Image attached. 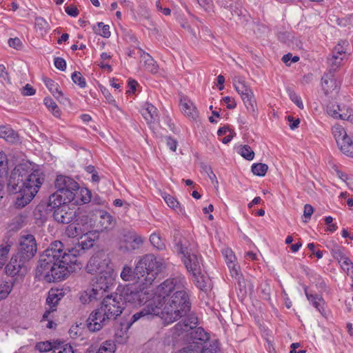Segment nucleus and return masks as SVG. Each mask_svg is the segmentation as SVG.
<instances>
[{
	"instance_id": "1",
	"label": "nucleus",
	"mask_w": 353,
	"mask_h": 353,
	"mask_svg": "<svg viewBox=\"0 0 353 353\" xmlns=\"http://www.w3.org/2000/svg\"><path fill=\"white\" fill-rule=\"evenodd\" d=\"M185 285V278L181 274L165 280L157 287L158 294L131 316L127 329L141 319L148 320L163 314L166 321L173 323L187 315L190 310L191 303Z\"/></svg>"
},
{
	"instance_id": "2",
	"label": "nucleus",
	"mask_w": 353,
	"mask_h": 353,
	"mask_svg": "<svg viewBox=\"0 0 353 353\" xmlns=\"http://www.w3.org/2000/svg\"><path fill=\"white\" fill-rule=\"evenodd\" d=\"M79 250L77 248L64 249L59 241L52 242L40 256L36 270V276L48 283L65 279L75 270Z\"/></svg>"
},
{
	"instance_id": "3",
	"label": "nucleus",
	"mask_w": 353,
	"mask_h": 353,
	"mask_svg": "<svg viewBox=\"0 0 353 353\" xmlns=\"http://www.w3.org/2000/svg\"><path fill=\"white\" fill-rule=\"evenodd\" d=\"M43 181L44 178L39 171H32L19 165L12 171L7 188L10 194H20L16 199L15 205L23 208L32 200Z\"/></svg>"
},
{
	"instance_id": "4",
	"label": "nucleus",
	"mask_w": 353,
	"mask_h": 353,
	"mask_svg": "<svg viewBox=\"0 0 353 353\" xmlns=\"http://www.w3.org/2000/svg\"><path fill=\"white\" fill-rule=\"evenodd\" d=\"M124 308L123 301L118 294L114 296H106L101 306L90 314L87 320L88 329L93 332L100 330L110 321H114L120 316Z\"/></svg>"
},
{
	"instance_id": "5",
	"label": "nucleus",
	"mask_w": 353,
	"mask_h": 353,
	"mask_svg": "<svg viewBox=\"0 0 353 353\" xmlns=\"http://www.w3.org/2000/svg\"><path fill=\"white\" fill-rule=\"evenodd\" d=\"M56 192L52 194L49 198L51 204H63L62 202L71 203L74 201L75 195L79 190V183L72 177L59 174L54 181Z\"/></svg>"
},
{
	"instance_id": "6",
	"label": "nucleus",
	"mask_w": 353,
	"mask_h": 353,
	"mask_svg": "<svg viewBox=\"0 0 353 353\" xmlns=\"http://www.w3.org/2000/svg\"><path fill=\"white\" fill-rule=\"evenodd\" d=\"M164 268V263L158 260L153 254H146L137 263L135 273L137 282L142 285H151L157 275Z\"/></svg>"
},
{
	"instance_id": "7",
	"label": "nucleus",
	"mask_w": 353,
	"mask_h": 353,
	"mask_svg": "<svg viewBox=\"0 0 353 353\" xmlns=\"http://www.w3.org/2000/svg\"><path fill=\"white\" fill-rule=\"evenodd\" d=\"M119 296L121 298L124 304L125 303H129L134 306L141 305L143 303L148 304L152 300L148 299L150 294L144 285L142 288L134 285H126L121 291Z\"/></svg>"
},
{
	"instance_id": "8",
	"label": "nucleus",
	"mask_w": 353,
	"mask_h": 353,
	"mask_svg": "<svg viewBox=\"0 0 353 353\" xmlns=\"http://www.w3.org/2000/svg\"><path fill=\"white\" fill-rule=\"evenodd\" d=\"M110 260L105 252H98L95 253L88 261L86 265V271L90 274L103 273L112 270L109 266Z\"/></svg>"
},
{
	"instance_id": "9",
	"label": "nucleus",
	"mask_w": 353,
	"mask_h": 353,
	"mask_svg": "<svg viewBox=\"0 0 353 353\" xmlns=\"http://www.w3.org/2000/svg\"><path fill=\"white\" fill-rule=\"evenodd\" d=\"M234 85L236 92L241 95L247 110L255 118L257 115V106L253 92L244 81H239Z\"/></svg>"
},
{
	"instance_id": "10",
	"label": "nucleus",
	"mask_w": 353,
	"mask_h": 353,
	"mask_svg": "<svg viewBox=\"0 0 353 353\" xmlns=\"http://www.w3.org/2000/svg\"><path fill=\"white\" fill-rule=\"evenodd\" d=\"M37 251V244L34 236L32 234L21 236L19 240L17 254L28 262L32 259Z\"/></svg>"
},
{
	"instance_id": "11",
	"label": "nucleus",
	"mask_w": 353,
	"mask_h": 353,
	"mask_svg": "<svg viewBox=\"0 0 353 353\" xmlns=\"http://www.w3.org/2000/svg\"><path fill=\"white\" fill-rule=\"evenodd\" d=\"M62 203L63 204H57V206L48 201V205L54 209L53 217L57 222L62 224H69L76 217V210L74 208H71L70 207V203Z\"/></svg>"
},
{
	"instance_id": "12",
	"label": "nucleus",
	"mask_w": 353,
	"mask_h": 353,
	"mask_svg": "<svg viewBox=\"0 0 353 353\" xmlns=\"http://www.w3.org/2000/svg\"><path fill=\"white\" fill-rule=\"evenodd\" d=\"M332 132L341 151L347 156L353 157L352 141L347 135L344 128L340 125H335L332 127Z\"/></svg>"
},
{
	"instance_id": "13",
	"label": "nucleus",
	"mask_w": 353,
	"mask_h": 353,
	"mask_svg": "<svg viewBox=\"0 0 353 353\" xmlns=\"http://www.w3.org/2000/svg\"><path fill=\"white\" fill-rule=\"evenodd\" d=\"M223 254L232 277L238 283L240 290H242V288H245V281L240 271V266L235 263V255L233 252L229 249L225 250Z\"/></svg>"
},
{
	"instance_id": "14",
	"label": "nucleus",
	"mask_w": 353,
	"mask_h": 353,
	"mask_svg": "<svg viewBox=\"0 0 353 353\" xmlns=\"http://www.w3.org/2000/svg\"><path fill=\"white\" fill-rule=\"evenodd\" d=\"M179 247V251L184 255V264L188 271L192 274V275H198L201 271V259L194 253H188L187 248L183 247L181 241H179L177 243Z\"/></svg>"
},
{
	"instance_id": "15",
	"label": "nucleus",
	"mask_w": 353,
	"mask_h": 353,
	"mask_svg": "<svg viewBox=\"0 0 353 353\" xmlns=\"http://www.w3.org/2000/svg\"><path fill=\"white\" fill-rule=\"evenodd\" d=\"M28 261L25 259L19 257L17 253L11 258L10 262L6 267V274L10 276L15 275H23L27 272Z\"/></svg>"
},
{
	"instance_id": "16",
	"label": "nucleus",
	"mask_w": 353,
	"mask_h": 353,
	"mask_svg": "<svg viewBox=\"0 0 353 353\" xmlns=\"http://www.w3.org/2000/svg\"><path fill=\"white\" fill-rule=\"evenodd\" d=\"M112 270L100 273L97 277L96 281L92 285L95 291L101 292V297L103 298L105 293L108 292L114 283V279L112 273Z\"/></svg>"
},
{
	"instance_id": "17",
	"label": "nucleus",
	"mask_w": 353,
	"mask_h": 353,
	"mask_svg": "<svg viewBox=\"0 0 353 353\" xmlns=\"http://www.w3.org/2000/svg\"><path fill=\"white\" fill-rule=\"evenodd\" d=\"M333 71L330 69V71L321 78L322 89L326 95L333 91L338 92L341 83L334 78Z\"/></svg>"
},
{
	"instance_id": "18",
	"label": "nucleus",
	"mask_w": 353,
	"mask_h": 353,
	"mask_svg": "<svg viewBox=\"0 0 353 353\" xmlns=\"http://www.w3.org/2000/svg\"><path fill=\"white\" fill-rule=\"evenodd\" d=\"M190 336L192 341L190 345H201V347H203V350H205L206 345H204L203 344L208 341L209 336L202 327H194V329L190 332ZM203 353H205V351H203Z\"/></svg>"
},
{
	"instance_id": "19",
	"label": "nucleus",
	"mask_w": 353,
	"mask_h": 353,
	"mask_svg": "<svg viewBox=\"0 0 353 353\" xmlns=\"http://www.w3.org/2000/svg\"><path fill=\"white\" fill-rule=\"evenodd\" d=\"M347 44L346 41L339 42L334 48L333 55L331 59H329L328 63L331 67V70H336L339 67L343 58L340 56L345 53V49L344 45Z\"/></svg>"
},
{
	"instance_id": "20",
	"label": "nucleus",
	"mask_w": 353,
	"mask_h": 353,
	"mask_svg": "<svg viewBox=\"0 0 353 353\" xmlns=\"http://www.w3.org/2000/svg\"><path fill=\"white\" fill-rule=\"evenodd\" d=\"M180 107L182 112L192 119H196L198 112L193 103L186 97H183L180 100Z\"/></svg>"
},
{
	"instance_id": "21",
	"label": "nucleus",
	"mask_w": 353,
	"mask_h": 353,
	"mask_svg": "<svg viewBox=\"0 0 353 353\" xmlns=\"http://www.w3.org/2000/svg\"><path fill=\"white\" fill-rule=\"evenodd\" d=\"M184 317L181 321L176 324L175 328L177 331L189 332L197 326L198 319L195 315L191 314L188 316L185 315Z\"/></svg>"
},
{
	"instance_id": "22",
	"label": "nucleus",
	"mask_w": 353,
	"mask_h": 353,
	"mask_svg": "<svg viewBox=\"0 0 353 353\" xmlns=\"http://www.w3.org/2000/svg\"><path fill=\"white\" fill-rule=\"evenodd\" d=\"M141 114L148 123H154L158 119V110L156 107L145 103L141 109Z\"/></svg>"
},
{
	"instance_id": "23",
	"label": "nucleus",
	"mask_w": 353,
	"mask_h": 353,
	"mask_svg": "<svg viewBox=\"0 0 353 353\" xmlns=\"http://www.w3.org/2000/svg\"><path fill=\"white\" fill-rule=\"evenodd\" d=\"M100 293L101 292L95 291V289L92 285L80 293L79 300L83 304L90 303L92 301L101 299Z\"/></svg>"
},
{
	"instance_id": "24",
	"label": "nucleus",
	"mask_w": 353,
	"mask_h": 353,
	"mask_svg": "<svg viewBox=\"0 0 353 353\" xmlns=\"http://www.w3.org/2000/svg\"><path fill=\"white\" fill-rule=\"evenodd\" d=\"M115 221L113 217L105 211L99 212L98 227L101 230H109L114 227Z\"/></svg>"
},
{
	"instance_id": "25",
	"label": "nucleus",
	"mask_w": 353,
	"mask_h": 353,
	"mask_svg": "<svg viewBox=\"0 0 353 353\" xmlns=\"http://www.w3.org/2000/svg\"><path fill=\"white\" fill-rule=\"evenodd\" d=\"M161 196L170 208L173 209L178 214L185 215V210L181 206L175 197L166 192L161 193Z\"/></svg>"
},
{
	"instance_id": "26",
	"label": "nucleus",
	"mask_w": 353,
	"mask_h": 353,
	"mask_svg": "<svg viewBox=\"0 0 353 353\" xmlns=\"http://www.w3.org/2000/svg\"><path fill=\"white\" fill-rule=\"evenodd\" d=\"M327 112L329 115L332 116L335 119H340L342 120H351V112L352 110L345 108V106L343 105V110L341 112H337L336 109H335L334 106L327 105Z\"/></svg>"
},
{
	"instance_id": "27",
	"label": "nucleus",
	"mask_w": 353,
	"mask_h": 353,
	"mask_svg": "<svg viewBox=\"0 0 353 353\" xmlns=\"http://www.w3.org/2000/svg\"><path fill=\"white\" fill-rule=\"evenodd\" d=\"M91 201V192L87 188H80L78 193L75 195L74 201L71 203L73 205H78L81 204H85Z\"/></svg>"
},
{
	"instance_id": "28",
	"label": "nucleus",
	"mask_w": 353,
	"mask_h": 353,
	"mask_svg": "<svg viewBox=\"0 0 353 353\" xmlns=\"http://www.w3.org/2000/svg\"><path fill=\"white\" fill-rule=\"evenodd\" d=\"M0 138L10 143H14L18 140V134L10 127L1 125L0 126Z\"/></svg>"
},
{
	"instance_id": "29",
	"label": "nucleus",
	"mask_w": 353,
	"mask_h": 353,
	"mask_svg": "<svg viewBox=\"0 0 353 353\" xmlns=\"http://www.w3.org/2000/svg\"><path fill=\"white\" fill-rule=\"evenodd\" d=\"M63 294L61 290L51 289L48 292V296L46 299V303L50 306L52 311L55 310V307L59 301L63 297Z\"/></svg>"
},
{
	"instance_id": "30",
	"label": "nucleus",
	"mask_w": 353,
	"mask_h": 353,
	"mask_svg": "<svg viewBox=\"0 0 353 353\" xmlns=\"http://www.w3.org/2000/svg\"><path fill=\"white\" fill-rule=\"evenodd\" d=\"M305 295L307 298L308 301L311 302L312 305L316 308V310L322 314H325V310L323 308V305L325 304V301L321 296H319L318 294H309L305 290Z\"/></svg>"
},
{
	"instance_id": "31",
	"label": "nucleus",
	"mask_w": 353,
	"mask_h": 353,
	"mask_svg": "<svg viewBox=\"0 0 353 353\" xmlns=\"http://www.w3.org/2000/svg\"><path fill=\"white\" fill-rule=\"evenodd\" d=\"M14 279L9 281L0 279V301L8 297L14 287Z\"/></svg>"
},
{
	"instance_id": "32",
	"label": "nucleus",
	"mask_w": 353,
	"mask_h": 353,
	"mask_svg": "<svg viewBox=\"0 0 353 353\" xmlns=\"http://www.w3.org/2000/svg\"><path fill=\"white\" fill-rule=\"evenodd\" d=\"M43 81L49 91L57 99L63 96L62 92L59 90V85L51 79L45 77Z\"/></svg>"
},
{
	"instance_id": "33",
	"label": "nucleus",
	"mask_w": 353,
	"mask_h": 353,
	"mask_svg": "<svg viewBox=\"0 0 353 353\" xmlns=\"http://www.w3.org/2000/svg\"><path fill=\"white\" fill-rule=\"evenodd\" d=\"M85 232L79 223L70 224L65 230L66 235L70 238L81 237Z\"/></svg>"
},
{
	"instance_id": "34",
	"label": "nucleus",
	"mask_w": 353,
	"mask_h": 353,
	"mask_svg": "<svg viewBox=\"0 0 353 353\" xmlns=\"http://www.w3.org/2000/svg\"><path fill=\"white\" fill-rule=\"evenodd\" d=\"M8 161L6 154L0 151V181L4 183V178L8 175Z\"/></svg>"
},
{
	"instance_id": "35",
	"label": "nucleus",
	"mask_w": 353,
	"mask_h": 353,
	"mask_svg": "<svg viewBox=\"0 0 353 353\" xmlns=\"http://www.w3.org/2000/svg\"><path fill=\"white\" fill-rule=\"evenodd\" d=\"M192 281L199 289L202 291H207L208 279L201 274V271L198 275H192Z\"/></svg>"
},
{
	"instance_id": "36",
	"label": "nucleus",
	"mask_w": 353,
	"mask_h": 353,
	"mask_svg": "<svg viewBox=\"0 0 353 353\" xmlns=\"http://www.w3.org/2000/svg\"><path fill=\"white\" fill-rule=\"evenodd\" d=\"M94 245V240L88 232H84L79 240V248L85 250L92 248Z\"/></svg>"
},
{
	"instance_id": "37",
	"label": "nucleus",
	"mask_w": 353,
	"mask_h": 353,
	"mask_svg": "<svg viewBox=\"0 0 353 353\" xmlns=\"http://www.w3.org/2000/svg\"><path fill=\"white\" fill-rule=\"evenodd\" d=\"M137 274L135 273V268L134 270L129 266H124L121 272V277L125 281H133L137 279Z\"/></svg>"
},
{
	"instance_id": "38",
	"label": "nucleus",
	"mask_w": 353,
	"mask_h": 353,
	"mask_svg": "<svg viewBox=\"0 0 353 353\" xmlns=\"http://www.w3.org/2000/svg\"><path fill=\"white\" fill-rule=\"evenodd\" d=\"M268 169V166L265 163H254L251 167V170L254 175L263 176L265 175Z\"/></svg>"
},
{
	"instance_id": "39",
	"label": "nucleus",
	"mask_w": 353,
	"mask_h": 353,
	"mask_svg": "<svg viewBox=\"0 0 353 353\" xmlns=\"http://www.w3.org/2000/svg\"><path fill=\"white\" fill-rule=\"evenodd\" d=\"M44 104L49 109V110L52 111L53 115L56 117H59L61 115L60 110L58 108L57 103L54 101V100L50 97H46L44 99Z\"/></svg>"
},
{
	"instance_id": "40",
	"label": "nucleus",
	"mask_w": 353,
	"mask_h": 353,
	"mask_svg": "<svg viewBox=\"0 0 353 353\" xmlns=\"http://www.w3.org/2000/svg\"><path fill=\"white\" fill-rule=\"evenodd\" d=\"M116 345L112 341H104L99 348L97 353H114Z\"/></svg>"
},
{
	"instance_id": "41",
	"label": "nucleus",
	"mask_w": 353,
	"mask_h": 353,
	"mask_svg": "<svg viewBox=\"0 0 353 353\" xmlns=\"http://www.w3.org/2000/svg\"><path fill=\"white\" fill-rule=\"evenodd\" d=\"M52 353H74V351L70 344H65L62 341H59Z\"/></svg>"
},
{
	"instance_id": "42",
	"label": "nucleus",
	"mask_w": 353,
	"mask_h": 353,
	"mask_svg": "<svg viewBox=\"0 0 353 353\" xmlns=\"http://www.w3.org/2000/svg\"><path fill=\"white\" fill-rule=\"evenodd\" d=\"M239 153L246 160L251 161L254 157V152L248 145H244L239 148Z\"/></svg>"
},
{
	"instance_id": "43",
	"label": "nucleus",
	"mask_w": 353,
	"mask_h": 353,
	"mask_svg": "<svg viewBox=\"0 0 353 353\" xmlns=\"http://www.w3.org/2000/svg\"><path fill=\"white\" fill-rule=\"evenodd\" d=\"M57 342L58 341H56L53 343L49 341L40 342L36 345V347L41 352H46L50 350L53 351L54 350V347L57 345Z\"/></svg>"
},
{
	"instance_id": "44",
	"label": "nucleus",
	"mask_w": 353,
	"mask_h": 353,
	"mask_svg": "<svg viewBox=\"0 0 353 353\" xmlns=\"http://www.w3.org/2000/svg\"><path fill=\"white\" fill-rule=\"evenodd\" d=\"M11 244L6 243V245H0V268H1L6 261L8 254L10 250Z\"/></svg>"
},
{
	"instance_id": "45",
	"label": "nucleus",
	"mask_w": 353,
	"mask_h": 353,
	"mask_svg": "<svg viewBox=\"0 0 353 353\" xmlns=\"http://www.w3.org/2000/svg\"><path fill=\"white\" fill-rule=\"evenodd\" d=\"M203 347L201 345H188L176 353H203Z\"/></svg>"
},
{
	"instance_id": "46",
	"label": "nucleus",
	"mask_w": 353,
	"mask_h": 353,
	"mask_svg": "<svg viewBox=\"0 0 353 353\" xmlns=\"http://www.w3.org/2000/svg\"><path fill=\"white\" fill-rule=\"evenodd\" d=\"M341 268L353 280V263L350 259H345L341 264Z\"/></svg>"
},
{
	"instance_id": "47",
	"label": "nucleus",
	"mask_w": 353,
	"mask_h": 353,
	"mask_svg": "<svg viewBox=\"0 0 353 353\" xmlns=\"http://www.w3.org/2000/svg\"><path fill=\"white\" fill-rule=\"evenodd\" d=\"M72 79L73 82L77 84L80 88H84L86 86V81L85 78L82 76L81 72L75 71L72 74Z\"/></svg>"
},
{
	"instance_id": "48",
	"label": "nucleus",
	"mask_w": 353,
	"mask_h": 353,
	"mask_svg": "<svg viewBox=\"0 0 353 353\" xmlns=\"http://www.w3.org/2000/svg\"><path fill=\"white\" fill-rule=\"evenodd\" d=\"M331 252L333 257L336 259L341 264L343 261H345V259H349L344 254L343 249L339 246H335L334 248H332Z\"/></svg>"
},
{
	"instance_id": "49",
	"label": "nucleus",
	"mask_w": 353,
	"mask_h": 353,
	"mask_svg": "<svg viewBox=\"0 0 353 353\" xmlns=\"http://www.w3.org/2000/svg\"><path fill=\"white\" fill-rule=\"evenodd\" d=\"M24 221V217L21 215L17 216L14 217L12 223L10 224V228L11 230H18L23 227Z\"/></svg>"
},
{
	"instance_id": "50",
	"label": "nucleus",
	"mask_w": 353,
	"mask_h": 353,
	"mask_svg": "<svg viewBox=\"0 0 353 353\" xmlns=\"http://www.w3.org/2000/svg\"><path fill=\"white\" fill-rule=\"evenodd\" d=\"M150 241L152 245L157 248L158 250H162L165 246L159 235L156 233H153L150 235Z\"/></svg>"
},
{
	"instance_id": "51",
	"label": "nucleus",
	"mask_w": 353,
	"mask_h": 353,
	"mask_svg": "<svg viewBox=\"0 0 353 353\" xmlns=\"http://www.w3.org/2000/svg\"><path fill=\"white\" fill-rule=\"evenodd\" d=\"M148 59L145 60V63L147 70L152 73L157 72V65L155 63L153 59L148 54Z\"/></svg>"
},
{
	"instance_id": "52",
	"label": "nucleus",
	"mask_w": 353,
	"mask_h": 353,
	"mask_svg": "<svg viewBox=\"0 0 353 353\" xmlns=\"http://www.w3.org/2000/svg\"><path fill=\"white\" fill-rule=\"evenodd\" d=\"M97 26L101 30L98 32L101 36L105 38H109L110 37V26L104 24L103 22H99Z\"/></svg>"
},
{
	"instance_id": "53",
	"label": "nucleus",
	"mask_w": 353,
	"mask_h": 353,
	"mask_svg": "<svg viewBox=\"0 0 353 353\" xmlns=\"http://www.w3.org/2000/svg\"><path fill=\"white\" fill-rule=\"evenodd\" d=\"M101 90L103 96L105 97L106 101L110 104H111V105H114L115 107H117L116 101L114 99L113 96L110 94L109 90L107 88H104V87L101 88Z\"/></svg>"
},
{
	"instance_id": "54",
	"label": "nucleus",
	"mask_w": 353,
	"mask_h": 353,
	"mask_svg": "<svg viewBox=\"0 0 353 353\" xmlns=\"http://www.w3.org/2000/svg\"><path fill=\"white\" fill-rule=\"evenodd\" d=\"M82 334V329L77 325H72L69 330V334L72 339H76Z\"/></svg>"
},
{
	"instance_id": "55",
	"label": "nucleus",
	"mask_w": 353,
	"mask_h": 353,
	"mask_svg": "<svg viewBox=\"0 0 353 353\" xmlns=\"http://www.w3.org/2000/svg\"><path fill=\"white\" fill-rule=\"evenodd\" d=\"M165 141L167 146L172 151L175 152L178 145V141L171 137L167 136L165 137Z\"/></svg>"
},
{
	"instance_id": "56",
	"label": "nucleus",
	"mask_w": 353,
	"mask_h": 353,
	"mask_svg": "<svg viewBox=\"0 0 353 353\" xmlns=\"http://www.w3.org/2000/svg\"><path fill=\"white\" fill-rule=\"evenodd\" d=\"M314 212L313 207L310 204H305L304 206L303 216L305 219L303 221L307 223L310 219L312 214Z\"/></svg>"
},
{
	"instance_id": "57",
	"label": "nucleus",
	"mask_w": 353,
	"mask_h": 353,
	"mask_svg": "<svg viewBox=\"0 0 353 353\" xmlns=\"http://www.w3.org/2000/svg\"><path fill=\"white\" fill-rule=\"evenodd\" d=\"M54 66L61 71H65L66 69V61L61 57H56L54 60Z\"/></svg>"
},
{
	"instance_id": "58",
	"label": "nucleus",
	"mask_w": 353,
	"mask_h": 353,
	"mask_svg": "<svg viewBox=\"0 0 353 353\" xmlns=\"http://www.w3.org/2000/svg\"><path fill=\"white\" fill-rule=\"evenodd\" d=\"M65 12L71 17H77L79 14L78 8L72 5L65 6Z\"/></svg>"
},
{
	"instance_id": "59",
	"label": "nucleus",
	"mask_w": 353,
	"mask_h": 353,
	"mask_svg": "<svg viewBox=\"0 0 353 353\" xmlns=\"http://www.w3.org/2000/svg\"><path fill=\"white\" fill-rule=\"evenodd\" d=\"M8 44L10 47L19 50L22 46V43L18 37L10 38L8 40Z\"/></svg>"
},
{
	"instance_id": "60",
	"label": "nucleus",
	"mask_w": 353,
	"mask_h": 353,
	"mask_svg": "<svg viewBox=\"0 0 353 353\" xmlns=\"http://www.w3.org/2000/svg\"><path fill=\"white\" fill-rule=\"evenodd\" d=\"M291 100L301 109H303L304 105L302 102V100L300 97H299L296 93L290 94Z\"/></svg>"
},
{
	"instance_id": "61",
	"label": "nucleus",
	"mask_w": 353,
	"mask_h": 353,
	"mask_svg": "<svg viewBox=\"0 0 353 353\" xmlns=\"http://www.w3.org/2000/svg\"><path fill=\"white\" fill-rule=\"evenodd\" d=\"M36 90L30 85L26 84L22 89L21 93L24 96H32L35 94Z\"/></svg>"
},
{
	"instance_id": "62",
	"label": "nucleus",
	"mask_w": 353,
	"mask_h": 353,
	"mask_svg": "<svg viewBox=\"0 0 353 353\" xmlns=\"http://www.w3.org/2000/svg\"><path fill=\"white\" fill-rule=\"evenodd\" d=\"M307 248L312 252V254H314L318 259H320L323 257V252L318 250H315V245L314 243H310L307 244Z\"/></svg>"
},
{
	"instance_id": "63",
	"label": "nucleus",
	"mask_w": 353,
	"mask_h": 353,
	"mask_svg": "<svg viewBox=\"0 0 353 353\" xmlns=\"http://www.w3.org/2000/svg\"><path fill=\"white\" fill-rule=\"evenodd\" d=\"M223 101L227 103V108L232 110L236 108V104L233 98L230 97H225L223 98Z\"/></svg>"
},
{
	"instance_id": "64",
	"label": "nucleus",
	"mask_w": 353,
	"mask_h": 353,
	"mask_svg": "<svg viewBox=\"0 0 353 353\" xmlns=\"http://www.w3.org/2000/svg\"><path fill=\"white\" fill-rule=\"evenodd\" d=\"M156 7H157V9L158 11L162 12L166 16L170 15L171 13V10L170 8H163V7H162L160 0H158L156 2Z\"/></svg>"
}]
</instances>
